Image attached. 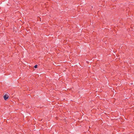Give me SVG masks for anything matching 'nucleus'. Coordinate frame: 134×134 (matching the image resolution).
<instances>
[{"label": "nucleus", "instance_id": "7ed1b4c3", "mask_svg": "<svg viewBox=\"0 0 134 134\" xmlns=\"http://www.w3.org/2000/svg\"><path fill=\"white\" fill-rule=\"evenodd\" d=\"M133 84V83H130V84L131 85H132Z\"/></svg>", "mask_w": 134, "mask_h": 134}, {"label": "nucleus", "instance_id": "f03ea898", "mask_svg": "<svg viewBox=\"0 0 134 134\" xmlns=\"http://www.w3.org/2000/svg\"><path fill=\"white\" fill-rule=\"evenodd\" d=\"M38 65H35L34 66V68H37V66Z\"/></svg>", "mask_w": 134, "mask_h": 134}, {"label": "nucleus", "instance_id": "f257e3e1", "mask_svg": "<svg viewBox=\"0 0 134 134\" xmlns=\"http://www.w3.org/2000/svg\"><path fill=\"white\" fill-rule=\"evenodd\" d=\"M8 95L5 94L4 96V98L5 100H6L8 99Z\"/></svg>", "mask_w": 134, "mask_h": 134}]
</instances>
